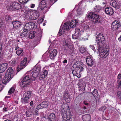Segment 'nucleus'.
Instances as JSON below:
<instances>
[{
	"label": "nucleus",
	"mask_w": 121,
	"mask_h": 121,
	"mask_svg": "<svg viewBox=\"0 0 121 121\" xmlns=\"http://www.w3.org/2000/svg\"><path fill=\"white\" fill-rule=\"evenodd\" d=\"M105 40L103 35L101 33H99L96 36V42L97 43L98 50L100 57L105 58L109 55V49L108 48H105L102 49L100 45V44H103Z\"/></svg>",
	"instance_id": "nucleus-1"
},
{
	"label": "nucleus",
	"mask_w": 121,
	"mask_h": 121,
	"mask_svg": "<svg viewBox=\"0 0 121 121\" xmlns=\"http://www.w3.org/2000/svg\"><path fill=\"white\" fill-rule=\"evenodd\" d=\"M14 73L11 67H9L5 74L2 80L3 84H5L10 81L13 77Z\"/></svg>",
	"instance_id": "nucleus-2"
},
{
	"label": "nucleus",
	"mask_w": 121,
	"mask_h": 121,
	"mask_svg": "<svg viewBox=\"0 0 121 121\" xmlns=\"http://www.w3.org/2000/svg\"><path fill=\"white\" fill-rule=\"evenodd\" d=\"M87 17L94 23L99 24L102 23V21L99 16L92 12L89 13L87 15Z\"/></svg>",
	"instance_id": "nucleus-3"
},
{
	"label": "nucleus",
	"mask_w": 121,
	"mask_h": 121,
	"mask_svg": "<svg viewBox=\"0 0 121 121\" xmlns=\"http://www.w3.org/2000/svg\"><path fill=\"white\" fill-rule=\"evenodd\" d=\"M33 70V71L32 72V76L30 78L32 81H35L40 71L41 67L39 66H35Z\"/></svg>",
	"instance_id": "nucleus-4"
},
{
	"label": "nucleus",
	"mask_w": 121,
	"mask_h": 121,
	"mask_svg": "<svg viewBox=\"0 0 121 121\" xmlns=\"http://www.w3.org/2000/svg\"><path fill=\"white\" fill-rule=\"evenodd\" d=\"M31 76H30V78L29 75L25 76L23 77V79L22 81V82L21 83V87H24L26 86L27 85H29L30 80H32L30 78L32 75L31 74Z\"/></svg>",
	"instance_id": "nucleus-5"
},
{
	"label": "nucleus",
	"mask_w": 121,
	"mask_h": 121,
	"mask_svg": "<svg viewBox=\"0 0 121 121\" xmlns=\"http://www.w3.org/2000/svg\"><path fill=\"white\" fill-rule=\"evenodd\" d=\"M83 69V68L81 65L75 67L72 71V73L73 76H76L78 78H80L81 77L80 72L82 71Z\"/></svg>",
	"instance_id": "nucleus-6"
},
{
	"label": "nucleus",
	"mask_w": 121,
	"mask_h": 121,
	"mask_svg": "<svg viewBox=\"0 0 121 121\" xmlns=\"http://www.w3.org/2000/svg\"><path fill=\"white\" fill-rule=\"evenodd\" d=\"M27 60V58L26 57L22 58L20 63V65H18L17 68V71L18 72L23 68L22 67H25L28 64Z\"/></svg>",
	"instance_id": "nucleus-7"
},
{
	"label": "nucleus",
	"mask_w": 121,
	"mask_h": 121,
	"mask_svg": "<svg viewBox=\"0 0 121 121\" xmlns=\"http://www.w3.org/2000/svg\"><path fill=\"white\" fill-rule=\"evenodd\" d=\"M65 105L63 104L62 105L61 108V111L62 112V116L63 119L67 118L68 117V115L71 116L70 113H69V114H68L67 113V108L65 107Z\"/></svg>",
	"instance_id": "nucleus-8"
},
{
	"label": "nucleus",
	"mask_w": 121,
	"mask_h": 121,
	"mask_svg": "<svg viewBox=\"0 0 121 121\" xmlns=\"http://www.w3.org/2000/svg\"><path fill=\"white\" fill-rule=\"evenodd\" d=\"M50 103L48 100H45L39 105L36 109L39 110L41 108H48V105H50Z\"/></svg>",
	"instance_id": "nucleus-9"
},
{
	"label": "nucleus",
	"mask_w": 121,
	"mask_h": 121,
	"mask_svg": "<svg viewBox=\"0 0 121 121\" xmlns=\"http://www.w3.org/2000/svg\"><path fill=\"white\" fill-rule=\"evenodd\" d=\"M121 26V24L117 21H114L111 25V29L113 31H117Z\"/></svg>",
	"instance_id": "nucleus-10"
},
{
	"label": "nucleus",
	"mask_w": 121,
	"mask_h": 121,
	"mask_svg": "<svg viewBox=\"0 0 121 121\" xmlns=\"http://www.w3.org/2000/svg\"><path fill=\"white\" fill-rule=\"evenodd\" d=\"M35 24V23L32 22H29L26 23L25 25L24 29L25 30H27L28 31L33 29Z\"/></svg>",
	"instance_id": "nucleus-11"
},
{
	"label": "nucleus",
	"mask_w": 121,
	"mask_h": 121,
	"mask_svg": "<svg viewBox=\"0 0 121 121\" xmlns=\"http://www.w3.org/2000/svg\"><path fill=\"white\" fill-rule=\"evenodd\" d=\"M11 23L13 26V28L15 30L19 28L21 25V23L17 20L12 22Z\"/></svg>",
	"instance_id": "nucleus-12"
},
{
	"label": "nucleus",
	"mask_w": 121,
	"mask_h": 121,
	"mask_svg": "<svg viewBox=\"0 0 121 121\" xmlns=\"http://www.w3.org/2000/svg\"><path fill=\"white\" fill-rule=\"evenodd\" d=\"M64 50H69V53H71L73 52L74 48L72 46L69 45L68 43H66L64 45Z\"/></svg>",
	"instance_id": "nucleus-13"
},
{
	"label": "nucleus",
	"mask_w": 121,
	"mask_h": 121,
	"mask_svg": "<svg viewBox=\"0 0 121 121\" xmlns=\"http://www.w3.org/2000/svg\"><path fill=\"white\" fill-rule=\"evenodd\" d=\"M105 12L107 14L111 16L114 13V10L113 9L110 7H107L105 8Z\"/></svg>",
	"instance_id": "nucleus-14"
},
{
	"label": "nucleus",
	"mask_w": 121,
	"mask_h": 121,
	"mask_svg": "<svg viewBox=\"0 0 121 121\" xmlns=\"http://www.w3.org/2000/svg\"><path fill=\"white\" fill-rule=\"evenodd\" d=\"M10 6L16 9H19L21 8V5L17 2H12L10 5Z\"/></svg>",
	"instance_id": "nucleus-15"
},
{
	"label": "nucleus",
	"mask_w": 121,
	"mask_h": 121,
	"mask_svg": "<svg viewBox=\"0 0 121 121\" xmlns=\"http://www.w3.org/2000/svg\"><path fill=\"white\" fill-rule=\"evenodd\" d=\"M86 61L87 64L89 66L91 67L93 64V60L91 57L88 56L86 59Z\"/></svg>",
	"instance_id": "nucleus-16"
},
{
	"label": "nucleus",
	"mask_w": 121,
	"mask_h": 121,
	"mask_svg": "<svg viewBox=\"0 0 121 121\" xmlns=\"http://www.w3.org/2000/svg\"><path fill=\"white\" fill-rule=\"evenodd\" d=\"M63 97L65 101L67 103H69L70 102V95L68 91H66L65 92Z\"/></svg>",
	"instance_id": "nucleus-17"
},
{
	"label": "nucleus",
	"mask_w": 121,
	"mask_h": 121,
	"mask_svg": "<svg viewBox=\"0 0 121 121\" xmlns=\"http://www.w3.org/2000/svg\"><path fill=\"white\" fill-rule=\"evenodd\" d=\"M8 64L4 63L0 65V73H2L7 68Z\"/></svg>",
	"instance_id": "nucleus-18"
},
{
	"label": "nucleus",
	"mask_w": 121,
	"mask_h": 121,
	"mask_svg": "<svg viewBox=\"0 0 121 121\" xmlns=\"http://www.w3.org/2000/svg\"><path fill=\"white\" fill-rule=\"evenodd\" d=\"M110 5L116 9H119L120 6V3L117 1H114L111 3Z\"/></svg>",
	"instance_id": "nucleus-19"
},
{
	"label": "nucleus",
	"mask_w": 121,
	"mask_h": 121,
	"mask_svg": "<svg viewBox=\"0 0 121 121\" xmlns=\"http://www.w3.org/2000/svg\"><path fill=\"white\" fill-rule=\"evenodd\" d=\"M82 117L83 121H90L91 119V116L89 114L83 115Z\"/></svg>",
	"instance_id": "nucleus-20"
},
{
	"label": "nucleus",
	"mask_w": 121,
	"mask_h": 121,
	"mask_svg": "<svg viewBox=\"0 0 121 121\" xmlns=\"http://www.w3.org/2000/svg\"><path fill=\"white\" fill-rule=\"evenodd\" d=\"M57 51L56 49H54L53 51H51L50 54V58L51 59H53L55 58V57L57 53Z\"/></svg>",
	"instance_id": "nucleus-21"
},
{
	"label": "nucleus",
	"mask_w": 121,
	"mask_h": 121,
	"mask_svg": "<svg viewBox=\"0 0 121 121\" xmlns=\"http://www.w3.org/2000/svg\"><path fill=\"white\" fill-rule=\"evenodd\" d=\"M78 84L80 87V88L79 89V90L82 91H84L86 87L85 83L83 82H80Z\"/></svg>",
	"instance_id": "nucleus-22"
},
{
	"label": "nucleus",
	"mask_w": 121,
	"mask_h": 121,
	"mask_svg": "<svg viewBox=\"0 0 121 121\" xmlns=\"http://www.w3.org/2000/svg\"><path fill=\"white\" fill-rule=\"evenodd\" d=\"M69 24L67 22H65L64 23L63 27L62 28V30L63 31H64V32L65 30H68L69 28Z\"/></svg>",
	"instance_id": "nucleus-23"
},
{
	"label": "nucleus",
	"mask_w": 121,
	"mask_h": 121,
	"mask_svg": "<svg viewBox=\"0 0 121 121\" xmlns=\"http://www.w3.org/2000/svg\"><path fill=\"white\" fill-rule=\"evenodd\" d=\"M77 22L75 20H72L70 22L69 26L71 28L75 27L76 25Z\"/></svg>",
	"instance_id": "nucleus-24"
},
{
	"label": "nucleus",
	"mask_w": 121,
	"mask_h": 121,
	"mask_svg": "<svg viewBox=\"0 0 121 121\" xmlns=\"http://www.w3.org/2000/svg\"><path fill=\"white\" fill-rule=\"evenodd\" d=\"M33 113V112L31 111V110L29 109L26 111V115L27 117H30L31 116Z\"/></svg>",
	"instance_id": "nucleus-25"
},
{
	"label": "nucleus",
	"mask_w": 121,
	"mask_h": 121,
	"mask_svg": "<svg viewBox=\"0 0 121 121\" xmlns=\"http://www.w3.org/2000/svg\"><path fill=\"white\" fill-rule=\"evenodd\" d=\"M31 92L30 91L25 92L23 95V97L25 96L27 98L29 97V98H30L31 96Z\"/></svg>",
	"instance_id": "nucleus-26"
},
{
	"label": "nucleus",
	"mask_w": 121,
	"mask_h": 121,
	"mask_svg": "<svg viewBox=\"0 0 121 121\" xmlns=\"http://www.w3.org/2000/svg\"><path fill=\"white\" fill-rule=\"evenodd\" d=\"M92 94L94 97L95 99L98 96V94L97 90L96 89H95L92 92Z\"/></svg>",
	"instance_id": "nucleus-27"
},
{
	"label": "nucleus",
	"mask_w": 121,
	"mask_h": 121,
	"mask_svg": "<svg viewBox=\"0 0 121 121\" xmlns=\"http://www.w3.org/2000/svg\"><path fill=\"white\" fill-rule=\"evenodd\" d=\"M49 120H51L56 119V116L55 114L53 113H50L49 117Z\"/></svg>",
	"instance_id": "nucleus-28"
},
{
	"label": "nucleus",
	"mask_w": 121,
	"mask_h": 121,
	"mask_svg": "<svg viewBox=\"0 0 121 121\" xmlns=\"http://www.w3.org/2000/svg\"><path fill=\"white\" fill-rule=\"evenodd\" d=\"M46 3L45 0H42L40 3L39 8H41L44 6H46Z\"/></svg>",
	"instance_id": "nucleus-29"
},
{
	"label": "nucleus",
	"mask_w": 121,
	"mask_h": 121,
	"mask_svg": "<svg viewBox=\"0 0 121 121\" xmlns=\"http://www.w3.org/2000/svg\"><path fill=\"white\" fill-rule=\"evenodd\" d=\"M23 51V50L22 49L20 48L18 49L16 51V53L18 56H22Z\"/></svg>",
	"instance_id": "nucleus-30"
},
{
	"label": "nucleus",
	"mask_w": 121,
	"mask_h": 121,
	"mask_svg": "<svg viewBox=\"0 0 121 121\" xmlns=\"http://www.w3.org/2000/svg\"><path fill=\"white\" fill-rule=\"evenodd\" d=\"M36 33L35 31H30L29 35L30 38L31 39L33 38L35 36V33Z\"/></svg>",
	"instance_id": "nucleus-31"
},
{
	"label": "nucleus",
	"mask_w": 121,
	"mask_h": 121,
	"mask_svg": "<svg viewBox=\"0 0 121 121\" xmlns=\"http://www.w3.org/2000/svg\"><path fill=\"white\" fill-rule=\"evenodd\" d=\"M23 99L22 101V102L24 104L28 103L29 102V98L24 96L23 97Z\"/></svg>",
	"instance_id": "nucleus-32"
},
{
	"label": "nucleus",
	"mask_w": 121,
	"mask_h": 121,
	"mask_svg": "<svg viewBox=\"0 0 121 121\" xmlns=\"http://www.w3.org/2000/svg\"><path fill=\"white\" fill-rule=\"evenodd\" d=\"M38 9L40 10H42V11L44 12H47L48 10V8L46 6L43 7H42L38 8Z\"/></svg>",
	"instance_id": "nucleus-33"
},
{
	"label": "nucleus",
	"mask_w": 121,
	"mask_h": 121,
	"mask_svg": "<svg viewBox=\"0 0 121 121\" xmlns=\"http://www.w3.org/2000/svg\"><path fill=\"white\" fill-rule=\"evenodd\" d=\"M5 19L6 21L8 22H12V19L11 17L9 15H7L5 17Z\"/></svg>",
	"instance_id": "nucleus-34"
},
{
	"label": "nucleus",
	"mask_w": 121,
	"mask_h": 121,
	"mask_svg": "<svg viewBox=\"0 0 121 121\" xmlns=\"http://www.w3.org/2000/svg\"><path fill=\"white\" fill-rule=\"evenodd\" d=\"M86 48H87L86 47H81L80 48L79 50L81 53H83L86 52Z\"/></svg>",
	"instance_id": "nucleus-35"
},
{
	"label": "nucleus",
	"mask_w": 121,
	"mask_h": 121,
	"mask_svg": "<svg viewBox=\"0 0 121 121\" xmlns=\"http://www.w3.org/2000/svg\"><path fill=\"white\" fill-rule=\"evenodd\" d=\"M101 8L100 6L96 5L95 6L94 8V11L96 12H99L101 10Z\"/></svg>",
	"instance_id": "nucleus-36"
},
{
	"label": "nucleus",
	"mask_w": 121,
	"mask_h": 121,
	"mask_svg": "<svg viewBox=\"0 0 121 121\" xmlns=\"http://www.w3.org/2000/svg\"><path fill=\"white\" fill-rule=\"evenodd\" d=\"M41 119L42 120L44 121H49V117L48 116H41Z\"/></svg>",
	"instance_id": "nucleus-37"
},
{
	"label": "nucleus",
	"mask_w": 121,
	"mask_h": 121,
	"mask_svg": "<svg viewBox=\"0 0 121 121\" xmlns=\"http://www.w3.org/2000/svg\"><path fill=\"white\" fill-rule=\"evenodd\" d=\"M30 11L29 10H26L24 13V15H25L26 16H28V17H29V16H30Z\"/></svg>",
	"instance_id": "nucleus-38"
},
{
	"label": "nucleus",
	"mask_w": 121,
	"mask_h": 121,
	"mask_svg": "<svg viewBox=\"0 0 121 121\" xmlns=\"http://www.w3.org/2000/svg\"><path fill=\"white\" fill-rule=\"evenodd\" d=\"M80 35H79L77 33H75L74 34H73L72 35V38L73 39H76L78 38L80 36Z\"/></svg>",
	"instance_id": "nucleus-39"
},
{
	"label": "nucleus",
	"mask_w": 121,
	"mask_h": 121,
	"mask_svg": "<svg viewBox=\"0 0 121 121\" xmlns=\"http://www.w3.org/2000/svg\"><path fill=\"white\" fill-rule=\"evenodd\" d=\"M28 32L27 30H25L24 31H23L21 34V36L22 37H24L26 36Z\"/></svg>",
	"instance_id": "nucleus-40"
},
{
	"label": "nucleus",
	"mask_w": 121,
	"mask_h": 121,
	"mask_svg": "<svg viewBox=\"0 0 121 121\" xmlns=\"http://www.w3.org/2000/svg\"><path fill=\"white\" fill-rule=\"evenodd\" d=\"M71 117V116L68 115V117L67 118L63 119V121H72V120H70Z\"/></svg>",
	"instance_id": "nucleus-41"
},
{
	"label": "nucleus",
	"mask_w": 121,
	"mask_h": 121,
	"mask_svg": "<svg viewBox=\"0 0 121 121\" xmlns=\"http://www.w3.org/2000/svg\"><path fill=\"white\" fill-rule=\"evenodd\" d=\"M64 31L62 29H61V28H60L58 33V35L60 36H61L64 34Z\"/></svg>",
	"instance_id": "nucleus-42"
},
{
	"label": "nucleus",
	"mask_w": 121,
	"mask_h": 121,
	"mask_svg": "<svg viewBox=\"0 0 121 121\" xmlns=\"http://www.w3.org/2000/svg\"><path fill=\"white\" fill-rule=\"evenodd\" d=\"M76 34L77 33L79 35H81V33H80V30L79 28H76L75 29Z\"/></svg>",
	"instance_id": "nucleus-43"
},
{
	"label": "nucleus",
	"mask_w": 121,
	"mask_h": 121,
	"mask_svg": "<svg viewBox=\"0 0 121 121\" xmlns=\"http://www.w3.org/2000/svg\"><path fill=\"white\" fill-rule=\"evenodd\" d=\"M14 90L15 89L14 88L12 87L8 91V93L12 94L14 92Z\"/></svg>",
	"instance_id": "nucleus-44"
},
{
	"label": "nucleus",
	"mask_w": 121,
	"mask_h": 121,
	"mask_svg": "<svg viewBox=\"0 0 121 121\" xmlns=\"http://www.w3.org/2000/svg\"><path fill=\"white\" fill-rule=\"evenodd\" d=\"M29 19L31 20H35L37 18L36 17L33 15L32 16L31 15H30V16H29Z\"/></svg>",
	"instance_id": "nucleus-45"
},
{
	"label": "nucleus",
	"mask_w": 121,
	"mask_h": 121,
	"mask_svg": "<svg viewBox=\"0 0 121 121\" xmlns=\"http://www.w3.org/2000/svg\"><path fill=\"white\" fill-rule=\"evenodd\" d=\"M29 0H18L22 4H24L27 2Z\"/></svg>",
	"instance_id": "nucleus-46"
},
{
	"label": "nucleus",
	"mask_w": 121,
	"mask_h": 121,
	"mask_svg": "<svg viewBox=\"0 0 121 121\" xmlns=\"http://www.w3.org/2000/svg\"><path fill=\"white\" fill-rule=\"evenodd\" d=\"M16 62L15 60L13 59L11 61V65L13 66H14L16 64Z\"/></svg>",
	"instance_id": "nucleus-47"
},
{
	"label": "nucleus",
	"mask_w": 121,
	"mask_h": 121,
	"mask_svg": "<svg viewBox=\"0 0 121 121\" xmlns=\"http://www.w3.org/2000/svg\"><path fill=\"white\" fill-rule=\"evenodd\" d=\"M106 107L105 106H102L99 109V111L104 112L105 110Z\"/></svg>",
	"instance_id": "nucleus-48"
},
{
	"label": "nucleus",
	"mask_w": 121,
	"mask_h": 121,
	"mask_svg": "<svg viewBox=\"0 0 121 121\" xmlns=\"http://www.w3.org/2000/svg\"><path fill=\"white\" fill-rule=\"evenodd\" d=\"M117 94L119 99L121 100V91H118Z\"/></svg>",
	"instance_id": "nucleus-49"
},
{
	"label": "nucleus",
	"mask_w": 121,
	"mask_h": 121,
	"mask_svg": "<svg viewBox=\"0 0 121 121\" xmlns=\"http://www.w3.org/2000/svg\"><path fill=\"white\" fill-rule=\"evenodd\" d=\"M48 73L47 70H44L42 74L44 75L45 76H46L48 74Z\"/></svg>",
	"instance_id": "nucleus-50"
},
{
	"label": "nucleus",
	"mask_w": 121,
	"mask_h": 121,
	"mask_svg": "<svg viewBox=\"0 0 121 121\" xmlns=\"http://www.w3.org/2000/svg\"><path fill=\"white\" fill-rule=\"evenodd\" d=\"M45 77L44 75L42 74H41V75L40 76L39 78L40 79V80L43 79L45 78Z\"/></svg>",
	"instance_id": "nucleus-51"
},
{
	"label": "nucleus",
	"mask_w": 121,
	"mask_h": 121,
	"mask_svg": "<svg viewBox=\"0 0 121 121\" xmlns=\"http://www.w3.org/2000/svg\"><path fill=\"white\" fill-rule=\"evenodd\" d=\"M43 19L41 18L39 19V18L38 21L37 22L38 23H40L43 22Z\"/></svg>",
	"instance_id": "nucleus-52"
},
{
	"label": "nucleus",
	"mask_w": 121,
	"mask_h": 121,
	"mask_svg": "<svg viewBox=\"0 0 121 121\" xmlns=\"http://www.w3.org/2000/svg\"><path fill=\"white\" fill-rule=\"evenodd\" d=\"M89 26L87 25H85L84 26V29H86V30H87L88 29H89Z\"/></svg>",
	"instance_id": "nucleus-53"
},
{
	"label": "nucleus",
	"mask_w": 121,
	"mask_h": 121,
	"mask_svg": "<svg viewBox=\"0 0 121 121\" xmlns=\"http://www.w3.org/2000/svg\"><path fill=\"white\" fill-rule=\"evenodd\" d=\"M3 111L4 112H7L8 110V108L5 107H4L3 109Z\"/></svg>",
	"instance_id": "nucleus-54"
},
{
	"label": "nucleus",
	"mask_w": 121,
	"mask_h": 121,
	"mask_svg": "<svg viewBox=\"0 0 121 121\" xmlns=\"http://www.w3.org/2000/svg\"><path fill=\"white\" fill-rule=\"evenodd\" d=\"M4 87L3 85L2 84H0V91H1L3 89Z\"/></svg>",
	"instance_id": "nucleus-55"
},
{
	"label": "nucleus",
	"mask_w": 121,
	"mask_h": 121,
	"mask_svg": "<svg viewBox=\"0 0 121 121\" xmlns=\"http://www.w3.org/2000/svg\"><path fill=\"white\" fill-rule=\"evenodd\" d=\"M90 48L92 49V50H94L95 49V47L93 45H90Z\"/></svg>",
	"instance_id": "nucleus-56"
},
{
	"label": "nucleus",
	"mask_w": 121,
	"mask_h": 121,
	"mask_svg": "<svg viewBox=\"0 0 121 121\" xmlns=\"http://www.w3.org/2000/svg\"><path fill=\"white\" fill-rule=\"evenodd\" d=\"M35 15L36 16V17L37 19L39 16V14L38 12H36L35 13Z\"/></svg>",
	"instance_id": "nucleus-57"
},
{
	"label": "nucleus",
	"mask_w": 121,
	"mask_h": 121,
	"mask_svg": "<svg viewBox=\"0 0 121 121\" xmlns=\"http://www.w3.org/2000/svg\"><path fill=\"white\" fill-rule=\"evenodd\" d=\"M67 60L66 59H65L62 61V63L64 64L67 63Z\"/></svg>",
	"instance_id": "nucleus-58"
},
{
	"label": "nucleus",
	"mask_w": 121,
	"mask_h": 121,
	"mask_svg": "<svg viewBox=\"0 0 121 121\" xmlns=\"http://www.w3.org/2000/svg\"><path fill=\"white\" fill-rule=\"evenodd\" d=\"M35 4H32L31 5L30 7L32 8H33L35 7Z\"/></svg>",
	"instance_id": "nucleus-59"
},
{
	"label": "nucleus",
	"mask_w": 121,
	"mask_h": 121,
	"mask_svg": "<svg viewBox=\"0 0 121 121\" xmlns=\"http://www.w3.org/2000/svg\"><path fill=\"white\" fill-rule=\"evenodd\" d=\"M117 78L119 79L121 78V74H119L117 76Z\"/></svg>",
	"instance_id": "nucleus-60"
},
{
	"label": "nucleus",
	"mask_w": 121,
	"mask_h": 121,
	"mask_svg": "<svg viewBox=\"0 0 121 121\" xmlns=\"http://www.w3.org/2000/svg\"><path fill=\"white\" fill-rule=\"evenodd\" d=\"M83 103L85 105H88V103H87L85 101H84L83 102Z\"/></svg>",
	"instance_id": "nucleus-61"
},
{
	"label": "nucleus",
	"mask_w": 121,
	"mask_h": 121,
	"mask_svg": "<svg viewBox=\"0 0 121 121\" xmlns=\"http://www.w3.org/2000/svg\"><path fill=\"white\" fill-rule=\"evenodd\" d=\"M3 22L1 21L0 20V28L2 26Z\"/></svg>",
	"instance_id": "nucleus-62"
},
{
	"label": "nucleus",
	"mask_w": 121,
	"mask_h": 121,
	"mask_svg": "<svg viewBox=\"0 0 121 121\" xmlns=\"http://www.w3.org/2000/svg\"><path fill=\"white\" fill-rule=\"evenodd\" d=\"M118 86L119 87L121 88V81L118 84Z\"/></svg>",
	"instance_id": "nucleus-63"
},
{
	"label": "nucleus",
	"mask_w": 121,
	"mask_h": 121,
	"mask_svg": "<svg viewBox=\"0 0 121 121\" xmlns=\"http://www.w3.org/2000/svg\"><path fill=\"white\" fill-rule=\"evenodd\" d=\"M118 40L120 42H121V35L118 38Z\"/></svg>",
	"instance_id": "nucleus-64"
}]
</instances>
